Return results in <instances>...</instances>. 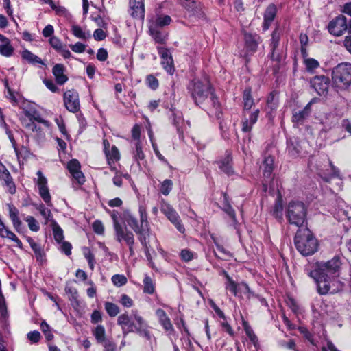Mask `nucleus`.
<instances>
[{
	"label": "nucleus",
	"instance_id": "obj_46",
	"mask_svg": "<svg viewBox=\"0 0 351 351\" xmlns=\"http://www.w3.org/2000/svg\"><path fill=\"white\" fill-rule=\"evenodd\" d=\"M304 63L308 72H312L319 66L318 61L313 58H304Z\"/></svg>",
	"mask_w": 351,
	"mask_h": 351
},
{
	"label": "nucleus",
	"instance_id": "obj_37",
	"mask_svg": "<svg viewBox=\"0 0 351 351\" xmlns=\"http://www.w3.org/2000/svg\"><path fill=\"white\" fill-rule=\"evenodd\" d=\"M72 34L77 38L86 40L90 36L89 32H86L81 27L77 25H73L71 27Z\"/></svg>",
	"mask_w": 351,
	"mask_h": 351
},
{
	"label": "nucleus",
	"instance_id": "obj_57",
	"mask_svg": "<svg viewBox=\"0 0 351 351\" xmlns=\"http://www.w3.org/2000/svg\"><path fill=\"white\" fill-rule=\"evenodd\" d=\"M279 40H280V33H279L278 29H276L273 32L272 35H271V48L273 49H276L277 48L278 43H279Z\"/></svg>",
	"mask_w": 351,
	"mask_h": 351
},
{
	"label": "nucleus",
	"instance_id": "obj_19",
	"mask_svg": "<svg viewBox=\"0 0 351 351\" xmlns=\"http://www.w3.org/2000/svg\"><path fill=\"white\" fill-rule=\"evenodd\" d=\"M311 104L312 101H310L302 110L294 111L292 116V121L294 123L302 124L311 113Z\"/></svg>",
	"mask_w": 351,
	"mask_h": 351
},
{
	"label": "nucleus",
	"instance_id": "obj_32",
	"mask_svg": "<svg viewBox=\"0 0 351 351\" xmlns=\"http://www.w3.org/2000/svg\"><path fill=\"white\" fill-rule=\"evenodd\" d=\"M287 149L289 154L293 157L299 156L301 152V146L296 140L289 141L287 143Z\"/></svg>",
	"mask_w": 351,
	"mask_h": 351
},
{
	"label": "nucleus",
	"instance_id": "obj_17",
	"mask_svg": "<svg viewBox=\"0 0 351 351\" xmlns=\"http://www.w3.org/2000/svg\"><path fill=\"white\" fill-rule=\"evenodd\" d=\"M115 235L117 241H123L128 245H134L135 241L134 234L126 228L118 226L115 230Z\"/></svg>",
	"mask_w": 351,
	"mask_h": 351
},
{
	"label": "nucleus",
	"instance_id": "obj_38",
	"mask_svg": "<svg viewBox=\"0 0 351 351\" xmlns=\"http://www.w3.org/2000/svg\"><path fill=\"white\" fill-rule=\"evenodd\" d=\"M138 213L140 216L141 228L144 229H149V223L147 220V213L145 206L141 205L138 207Z\"/></svg>",
	"mask_w": 351,
	"mask_h": 351
},
{
	"label": "nucleus",
	"instance_id": "obj_21",
	"mask_svg": "<svg viewBox=\"0 0 351 351\" xmlns=\"http://www.w3.org/2000/svg\"><path fill=\"white\" fill-rule=\"evenodd\" d=\"M276 7L274 4H270L266 9L264 14L263 29H269L271 22L274 21L276 14Z\"/></svg>",
	"mask_w": 351,
	"mask_h": 351
},
{
	"label": "nucleus",
	"instance_id": "obj_5",
	"mask_svg": "<svg viewBox=\"0 0 351 351\" xmlns=\"http://www.w3.org/2000/svg\"><path fill=\"white\" fill-rule=\"evenodd\" d=\"M341 265L340 258L335 256L328 261L318 263L316 269L311 271L310 276L313 278L332 277L339 273Z\"/></svg>",
	"mask_w": 351,
	"mask_h": 351
},
{
	"label": "nucleus",
	"instance_id": "obj_49",
	"mask_svg": "<svg viewBox=\"0 0 351 351\" xmlns=\"http://www.w3.org/2000/svg\"><path fill=\"white\" fill-rule=\"evenodd\" d=\"M112 282L116 287H121L127 283V278L124 275L115 274L112 277Z\"/></svg>",
	"mask_w": 351,
	"mask_h": 351
},
{
	"label": "nucleus",
	"instance_id": "obj_4",
	"mask_svg": "<svg viewBox=\"0 0 351 351\" xmlns=\"http://www.w3.org/2000/svg\"><path fill=\"white\" fill-rule=\"evenodd\" d=\"M243 120L242 121V130L249 132L253 125L256 122L259 114V110L256 109L253 112L250 110L254 105V99L251 95V90L247 88L243 95Z\"/></svg>",
	"mask_w": 351,
	"mask_h": 351
},
{
	"label": "nucleus",
	"instance_id": "obj_12",
	"mask_svg": "<svg viewBox=\"0 0 351 351\" xmlns=\"http://www.w3.org/2000/svg\"><path fill=\"white\" fill-rule=\"evenodd\" d=\"M36 175L38 178L35 182L38 189L39 195L47 206H51V197L47 186V179L40 171H38Z\"/></svg>",
	"mask_w": 351,
	"mask_h": 351
},
{
	"label": "nucleus",
	"instance_id": "obj_42",
	"mask_svg": "<svg viewBox=\"0 0 351 351\" xmlns=\"http://www.w3.org/2000/svg\"><path fill=\"white\" fill-rule=\"evenodd\" d=\"M104 306H105V309H106L107 313L109 315V316L115 317L116 315H117L119 314V308L117 304L110 302H105Z\"/></svg>",
	"mask_w": 351,
	"mask_h": 351
},
{
	"label": "nucleus",
	"instance_id": "obj_8",
	"mask_svg": "<svg viewBox=\"0 0 351 351\" xmlns=\"http://www.w3.org/2000/svg\"><path fill=\"white\" fill-rule=\"evenodd\" d=\"M317 284L318 292L322 294L336 293L343 289V285L332 277L314 278Z\"/></svg>",
	"mask_w": 351,
	"mask_h": 351
},
{
	"label": "nucleus",
	"instance_id": "obj_16",
	"mask_svg": "<svg viewBox=\"0 0 351 351\" xmlns=\"http://www.w3.org/2000/svg\"><path fill=\"white\" fill-rule=\"evenodd\" d=\"M67 168L72 175L73 178L80 184H82L85 182V178L81 171V166L79 161L76 159L71 160L67 165Z\"/></svg>",
	"mask_w": 351,
	"mask_h": 351
},
{
	"label": "nucleus",
	"instance_id": "obj_6",
	"mask_svg": "<svg viewBox=\"0 0 351 351\" xmlns=\"http://www.w3.org/2000/svg\"><path fill=\"white\" fill-rule=\"evenodd\" d=\"M287 218L291 224L302 227L306 218L305 205L300 202H291L288 205Z\"/></svg>",
	"mask_w": 351,
	"mask_h": 351
},
{
	"label": "nucleus",
	"instance_id": "obj_35",
	"mask_svg": "<svg viewBox=\"0 0 351 351\" xmlns=\"http://www.w3.org/2000/svg\"><path fill=\"white\" fill-rule=\"evenodd\" d=\"M21 56L23 59L27 60L30 64H43L42 60L37 56L32 53L31 51L25 49L22 51Z\"/></svg>",
	"mask_w": 351,
	"mask_h": 351
},
{
	"label": "nucleus",
	"instance_id": "obj_51",
	"mask_svg": "<svg viewBox=\"0 0 351 351\" xmlns=\"http://www.w3.org/2000/svg\"><path fill=\"white\" fill-rule=\"evenodd\" d=\"M3 238H8L10 240L13 241L14 243H16V245L19 248L23 247V244L21 241L18 239V237L16 236L14 233H13L12 231L8 230L5 233L1 236Z\"/></svg>",
	"mask_w": 351,
	"mask_h": 351
},
{
	"label": "nucleus",
	"instance_id": "obj_7",
	"mask_svg": "<svg viewBox=\"0 0 351 351\" xmlns=\"http://www.w3.org/2000/svg\"><path fill=\"white\" fill-rule=\"evenodd\" d=\"M332 80L337 87L346 88L351 84V64L342 63L337 65L332 71Z\"/></svg>",
	"mask_w": 351,
	"mask_h": 351
},
{
	"label": "nucleus",
	"instance_id": "obj_61",
	"mask_svg": "<svg viewBox=\"0 0 351 351\" xmlns=\"http://www.w3.org/2000/svg\"><path fill=\"white\" fill-rule=\"evenodd\" d=\"M69 47L75 53H83L86 49V46L80 42L70 45Z\"/></svg>",
	"mask_w": 351,
	"mask_h": 351
},
{
	"label": "nucleus",
	"instance_id": "obj_10",
	"mask_svg": "<svg viewBox=\"0 0 351 351\" xmlns=\"http://www.w3.org/2000/svg\"><path fill=\"white\" fill-rule=\"evenodd\" d=\"M160 210L176 226L180 232H184L185 228L181 223L178 214L170 204L165 202H162L161 204Z\"/></svg>",
	"mask_w": 351,
	"mask_h": 351
},
{
	"label": "nucleus",
	"instance_id": "obj_55",
	"mask_svg": "<svg viewBox=\"0 0 351 351\" xmlns=\"http://www.w3.org/2000/svg\"><path fill=\"white\" fill-rule=\"evenodd\" d=\"M120 303L125 307L130 308L133 306V300L126 294H122L119 300Z\"/></svg>",
	"mask_w": 351,
	"mask_h": 351
},
{
	"label": "nucleus",
	"instance_id": "obj_59",
	"mask_svg": "<svg viewBox=\"0 0 351 351\" xmlns=\"http://www.w3.org/2000/svg\"><path fill=\"white\" fill-rule=\"evenodd\" d=\"M180 256L183 261L188 262L193 258L194 254L187 249H184L180 252Z\"/></svg>",
	"mask_w": 351,
	"mask_h": 351
},
{
	"label": "nucleus",
	"instance_id": "obj_24",
	"mask_svg": "<svg viewBox=\"0 0 351 351\" xmlns=\"http://www.w3.org/2000/svg\"><path fill=\"white\" fill-rule=\"evenodd\" d=\"M158 53L162 60H167V66H165V70L170 74H173L174 68L173 64V59L169 51L163 47H158Z\"/></svg>",
	"mask_w": 351,
	"mask_h": 351
},
{
	"label": "nucleus",
	"instance_id": "obj_50",
	"mask_svg": "<svg viewBox=\"0 0 351 351\" xmlns=\"http://www.w3.org/2000/svg\"><path fill=\"white\" fill-rule=\"evenodd\" d=\"M339 220H350L351 219V208L348 206L345 208H341L337 213Z\"/></svg>",
	"mask_w": 351,
	"mask_h": 351
},
{
	"label": "nucleus",
	"instance_id": "obj_1",
	"mask_svg": "<svg viewBox=\"0 0 351 351\" xmlns=\"http://www.w3.org/2000/svg\"><path fill=\"white\" fill-rule=\"evenodd\" d=\"M132 317L134 321L131 320V317L127 313H123L117 318V324L121 327L123 335L126 336L130 332H136L149 339L150 332L147 330L148 326L143 318L137 311H132Z\"/></svg>",
	"mask_w": 351,
	"mask_h": 351
},
{
	"label": "nucleus",
	"instance_id": "obj_48",
	"mask_svg": "<svg viewBox=\"0 0 351 351\" xmlns=\"http://www.w3.org/2000/svg\"><path fill=\"white\" fill-rule=\"evenodd\" d=\"M173 182L169 179L165 180L160 186V191L165 195H168L172 190Z\"/></svg>",
	"mask_w": 351,
	"mask_h": 351
},
{
	"label": "nucleus",
	"instance_id": "obj_13",
	"mask_svg": "<svg viewBox=\"0 0 351 351\" xmlns=\"http://www.w3.org/2000/svg\"><path fill=\"white\" fill-rule=\"evenodd\" d=\"M64 103L69 111L71 112L79 111L80 104L78 93L73 89L66 91L64 94Z\"/></svg>",
	"mask_w": 351,
	"mask_h": 351
},
{
	"label": "nucleus",
	"instance_id": "obj_20",
	"mask_svg": "<svg viewBox=\"0 0 351 351\" xmlns=\"http://www.w3.org/2000/svg\"><path fill=\"white\" fill-rule=\"evenodd\" d=\"M130 5L132 10L131 15L134 18L143 19L145 9L143 0H130Z\"/></svg>",
	"mask_w": 351,
	"mask_h": 351
},
{
	"label": "nucleus",
	"instance_id": "obj_45",
	"mask_svg": "<svg viewBox=\"0 0 351 351\" xmlns=\"http://www.w3.org/2000/svg\"><path fill=\"white\" fill-rule=\"evenodd\" d=\"M2 181L3 182V186L6 188L9 193L13 195L16 193V186L11 176L6 178V180L3 179Z\"/></svg>",
	"mask_w": 351,
	"mask_h": 351
},
{
	"label": "nucleus",
	"instance_id": "obj_33",
	"mask_svg": "<svg viewBox=\"0 0 351 351\" xmlns=\"http://www.w3.org/2000/svg\"><path fill=\"white\" fill-rule=\"evenodd\" d=\"M330 167L331 171L330 173H327L325 172L321 173V177L323 178V180L326 182H330L332 179L337 178L341 180V179L339 169L336 168L331 162H330Z\"/></svg>",
	"mask_w": 351,
	"mask_h": 351
},
{
	"label": "nucleus",
	"instance_id": "obj_28",
	"mask_svg": "<svg viewBox=\"0 0 351 351\" xmlns=\"http://www.w3.org/2000/svg\"><path fill=\"white\" fill-rule=\"evenodd\" d=\"M27 241L31 246V248L34 252L36 260L38 261L43 262L45 258V253L41 247L37 244L31 237L27 238Z\"/></svg>",
	"mask_w": 351,
	"mask_h": 351
},
{
	"label": "nucleus",
	"instance_id": "obj_2",
	"mask_svg": "<svg viewBox=\"0 0 351 351\" xmlns=\"http://www.w3.org/2000/svg\"><path fill=\"white\" fill-rule=\"evenodd\" d=\"M189 90L197 104H202L206 99H209L214 108L219 107L217 99L214 95L210 84L207 80L193 81L189 86Z\"/></svg>",
	"mask_w": 351,
	"mask_h": 351
},
{
	"label": "nucleus",
	"instance_id": "obj_11",
	"mask_svg": "<svg viewBox=\"0 0 351 351\" xmlns=\"http://www.w3.org/2000/svg\"><path fill=\"white\" fill-rule=\"evenodd\" d=\"M160 210L176 226L180 232H184L185 228L181 223L178 214L170 204L165 202H162L161 204Z\"/></svg>",
	"mask_w": 351,
	"mask_h": 351
},
{
	"label": "nucleus",
	"instance_id": "obj_3",
	"mask_svg": "<svg viewBox=\"0 0 351 351\" xmlns=\"http://www.w3.org/2000/svg\"><path fill=\"white\" fill-rule=\"evenodd\" d=\"M295 245L299 252L304 256L314 254L318 247L317 239L307 228L297 232L295 237Z\"/></svg>",
	"mask_w": 351,
	"mask_h": 351
},
{
	"label": "nucleus",
	"instance_id": "obj_62",
	"mask_svg": "<svg viewBox=\"0 0 351 351\" xmlns=\"http://www.w3.org/2000/svg\"><path fill=\"white\" fill-rule=\"evenodd\" d=\"M245 333L247 335V337L250 338V341L256 346L258 339H257V337L254 333L253 330L249 326H245Z\"/></svg>",
	"mask_w": 351,
	"mask_h": 351
},
{
	"label": "nucleus",
	"instance_id": "obj_9",
	"mask_svg": "<svg viewBox=\"0 0 351 351\" xmlns=\"http://www.w3.org/2000/svg\"><path fill=\"white\" fill-rule=\"evenodd\" d=\"M160 210L176 226L180 232H184L185 228L181 223L178 214L170 204L165 202H162L161 204Z\"/></svg>",
	"mask_w": 351,
	"mask_h": 351
},
{
	"label": "nucleus",
	"instance_id": "obj_26",
	"mask_svg": "<svg viewBox=\"0 0 351 351\" xmlns=\"http://www.w3.org/2000/svg\"><path fill=\"white\" fill-rule=\"evenodd\" d=\"M53 74L59 84H64L68 80L67 77L64 74V66L62 64H56L53 68Z\"/></svg>",
	"mask_w": 351,
	"mask_h": 351
},
{
	"label": "nucleus",
	"instance_id": "obj_36",
	"mask_svg": "<svg viewBox=\"0 0 351 351\" xmlns=\"http://www.w3.org/2000/svg\"><path fill=\"white\" fill-rule=\"evenodd\" d=\"M24 113L25 116L29 118V121H32L33 120H34L39 123H43L47 127L49 126V122L46 120L43 119L37 111L25 110Z\"/></svg>",
	"mask_w": 351,
	"mask_h": 351
},
{
	"label": "nucleus",
	"instance_id": "obj_54",
	"mask_svg": "<svg viewBox=\"0 0 351 351\" xmlns=\"http://www.w3.org/2000/svg\"><path fill=\"white\" fill-rule=\"evenodd\" d=\"M53 232L55 240L58 243L62 242L64 239L63 230L62 228L58 225H55L53 228Z\"/></svg>",
	"mask_w": 351,
	"mask_h": 351
},
{
	"label": "nucleus",
	"instance_id": "obj_47",
	"mask_svg": "<svg viewBox=\"0 0 351 351\" xmlns=\"http://www.w3.org/2000/svg\"><path fill=\"white\" fill-rule=\"evenodd\" d=\"M135 151L134 152V157L136 161L143 160L145 158L144 153L142 150L141 142H136Z\"/></svg>",
	"mask_w": 351,
	"mask_h": 351
},
{
	"label": "nucleus",
	"instance_id": "obj_22",
	"mask_svg": "<svg viewBox=\"0 0 351 351\" xmlns=\"http://www.w3.org/2000/svg\"><path fill=\"white\" fill-rule=\"evenodd\" d=\"M171 19L168 15H158L152 18L149 21V26H153L155 28L160 29L171 23Z\"/></svg>",
	"mask_w": 351,
	"mask_h": 351
},
{
	"label": "nucleus",
	"instance_id": "obj_40",
	"mask_svg": "<svg viewBox=\"0 0 351 351\" xmlns=\"http://www.w3.org/2000/svg\"><path fill=\"white\" fill-rule=\"evenodd\" d=\"M231 157L230 155H228L226 158L219 162V167L228 175H230L232 173V166L230 165Z\"/></svg>",
	"mask_w": 351,
	"mask_h": 351
},
{
	"label": "nucleus",
	"instance_id": "obj_27",
	"mask_svg": "<svg viewBox=\"0 0 351 351\" xmlns=\"http://www.w3.org/2000/svg\"><path fill=\"white\" fill-rule=\"evenodd\" d=\"M105 154L108 163L110 166L120 159V154L116 146H112L110 150L106 147Z\"/></svg>",
	"mask_w": 351,
	"mask_h": 351
},
{
	"label": "nucleus",
	"instance_id": "obj_56",
	"mask_svg": "<svg viewBox=\"0 0 351 351\" xmlns=\"http://www.w3.org/2000/svg\"><path fill=\"white\" fill-rule=\"evenodd\" d=\"M49 43L57 51L61 50L62 48V42L58 37L51 36L49 39Z\"/></svg>",
	"mask_w": 351,
	"mask_h": 351
},
{
	"label": "nucleus",
	"instance_id": "obj_60",
	"mask_svg": "<svg viewBox=\"0 0 351 351\" xmlns=\"http://www.w3.org/2000/svg\"><path fill=\"white\" fill-rule=\"evenodd\" d=\"M146 82L148 86L154 90L157 88L158 86V80L152 75H149L147 77Z\"/></svg>",
	"mask_w": 351,
	"mask_h": 351
},
{
	"label": "nucleus",
	"instance_id": "obj_41",
	"mask_svg": "<svg viewBox=\"0 0 351 351\" xmlns=\"http://www.w3.org/2000/svg\"><path fill=\"white\" fill-rule=\"evenodd\" d=\"M141 232H136L138 235V239L142 244V245L145 248H147L148 247V241H147V237L149 236L150 233V228L149 229H144L143 228H141L140 229Z\"/></svg>",
	"mask_w": 351,
	"mask_h": 351
},
{
	"label": "nucleus",
	"instance_id": "obj_29",
	"mask_svg": "<svg viewBox=\"0 0 351 351\" xmlns=\"http://www.w3.org/2000/svg\"><path fill=\"white\" fill-rule=\"evenodd\" d=\"M149 31L150 35L158 43H164L166 40L167 35L165 32H162L160 29L155 28L153 26H149Z\"/></svg>",
	"mask_w": 351,
	"mask_h": 351
},
{
	"label": "nucleus",
	"instance_id": "obj_58",
	"mask_svg": "<svg viewBox=\"0 0 351 351\" xmlns=\"http://www.w3.org/2000/svg\"><path fill=\"white\" fill-rule=\"evenodd\" d=\"M38 210L40 215L45 219L47 223L49 220V218L51 215V211L46 208L43 204H40L38 207Z\"/></svg>",
	"mask_w": 351,
	"mask_h": 351
},
{
	"label": "nucleus",
	"instance_id": "obj_25",
	"mask_svg": "<svg viewBox=\"0 0 351 351\" xmlns=\"http://www.w3.org/2000/svg\"><path fill=\"white\" fill-rule=\"evenodd\" d=\"M8 207L10 218L12 222L14 228L19 232L22 225V222L19 217V210L12 205H9Z\"/></svg>",
	"mask_w": 351,
	"mask_h": 351
},
{
	"label": "nucleus",
	"instance_id": "obj_15",
	"mask_svg": "<svg viewBox=\"0 0 351 351\" xmlns=\"http://www.w3.org/2000/svg\"><path fill=\"white\" fill-rule=\"evenodd\" d=\"M348 29L346 18L339 16L331 21L328 25V31L336 36H341Z\"/></svg>",
	"mask_w": 351,
	"mask_h": 351
},
{
	"label": "nucleus",
	"instance_id": "obj_39",
	"mask_svg": "<svg viewBox=\"0 0 351 351\" xmlns=\"http://www.w3.org/2000/svg\"><path fill=\"white\" fill-rule=\"evenodd\" d=\"M93 335L99 343H104L106 339L105 328L101 325L97 326L93 330Z\"/></svg>",
	"mask_w": 351,
	"mask_h": 351
},
{
	"label": "nucleus",
	"instance_id": "obj_34",
	"mask_svg": "<svg viewBox=\"0 0 351 351\" xmlns=\"http://www.w3.org/2000/svg\"><path fill=\"white\" fill-rule=\"evenodd\" d=\"M263 175L266 178H270L274 168V158L269 156L265 158L263 162Z\"/></svg>",
	"mask_w": 351,
	"mask_h": 351
},
{
	"label": "nucleus",
	"instance_id": "obj_53",
	"mask_svg": "<svg viewBox=\"0 0 351 351\" xmlns=\"http://www.w3.org/2000/svg\"><path fill=\"white\" fill-rule=\"evenodd\" d=\"M26 222L28 224L29 228L34 232H38L40 229L38 221L32 216H27L25 219Z\"/></svg>",
	"mask_w": 351,
	"mask_h": 351
},
{
	"label": "nucleus",
	"instance_id": "obj_18",
	"mask_svg": "<svg viewBox=\"0 0 351 351\" xmlns=\"http://www.w3.org/2000/svg\"><path fill=\"white\" fill-rule=\"evenodd\" d=\"M222 273L226 279V282L225 283L226 289L230 291L234 295H237L239 291L241 290L242 287L248 290V286L246 284H238L232 280L226 271H223Z\"/></svg>",
	"mask_w": 351,
	"mask_h": 351
},
{
	"label": "nucleus",
	"instance_id": "obj_31",
	"mask_svg": "<svg viewBox=\"0 0 351 351\" xmlns=\"http://www.w3.org/2000/svg\"><path fill=\"white\" fill-rule=\"evenodd\" d=\"M125 221L128 225L133 229L135 232H141V225H138L136 218L130 213H125L124 215Z\"/></svg>",
	"mask_w": 351,
	"mask_h": 351
},
{
	"label": "nucleus",
	"instance_id": "obj_30",
	"mask_svg": "<svg viewBox=\"0 0 351 351\" xmlns=\"http://www.w3.org/2000/svg\"><path fill=\"white\" fill-rule=\"evenodd\" d=\"M258 37L250 34H245V45L248 51L254 52L258 46Z\"/></svg>",
	"mask_w": 351,
	"mask_h": 351
},
{
	"label": "nucleus",
	"instance_id": "obj_14",
	"mask_svg": "<svg viewBox=\"0 0 351 351\" xmlns=\"http://www.w3.org/2000/svg\"><path fill=\"white\" fill-rule=\"evenodd\" d=\"M311 85L319 95H326L328 91L330 80L324 75L315 76L311 80Z\"/></svg>",
	"mask_w": 351,
	"mask_h": 351
},
{
	"label": "nucleus",
	"instance_id": "obj_64",
	"mask_svg": "<svg viewBox=\"0 0 351 351\" xmlns=\"http://www.w3.org/2000/svg\"><path fill=\"white\" fill-rule=\"evenodd\" d=\"M27 338L32 343H37L40 339V334L38 331L34 330L27 334Z\"/></svg>",
	"mask_w": 351,
	"mask_h": 351
},
{
	"label": "nucleus",
	"instance_id": "obj_52",
	"mask_svg": "<svg viewBox=\"0 0 351 351\" xmlns=\"http://www.w3.org/2000/svg\"><path fill=\"white\" fill-rule=\"evenodd\" d=\"M84 255L87 260L89 267L91 270L94 269V265H95V256L93 254L90 252V250L86 247L84 249Z\"/></svg>",
	"mask_w": 351,
	"mask_h": 351
},
{
	"label": "nucleus",
	"instance_id": "obj_23",
	"mask_svg": "<svg viewBox=\"0 0 351 351\" xmlns=\"http://www.w3.org/2000/svg\"><path fill=\"white\" fill-rule=\"evenodd\" d=\"M156 314L164 329L167 332H172L173 327L166 313L162 309L158 308L156 311Z\"/></svg>",
	"mask_w": 351,
	"mask_h": 351
},
{
	"label": "nucleus",
	"instance_id": "obj_63",
	"mask_svg": "<svg viewBox=\"0 0 351 351\" xmlns=\"http://www.w3.org/2000/svg\"><path fill=\"white\" fill-rule=\"evenodd\" d=\"M132 136L136 142H141V128L138 125H135L132 130Z\"/></svg>",
	"mask_w": 351,
	"mask_h": 351
},
{
	"label": "nucleus",
	"instance_id": "obj_43",
	"mask_svg": "<svg viewBox=\"0 0 351 351\" xmlns=\"http://www.w3.org/2000/svg\"><path fill=\"white\" fill-rule=\"evenodd\" d=\"M14 52V48L10 42L0 44V53L5 57H10Z\"/></svg>",
	"mask_w": 351,
	"mask_h": 351
},
{
	"label": "nucleus",
	"instance_id": "obj_44",
	"mask_svg": "<svg viewBox=\"0 0 351 351\" xmlns=\"http://www.w3.org/2000/svg\"><path fill=\"white\" fill-rule=\"evenodd\" d=\"M144 288L143 291L145 293L148 294H152L154 292L155 287L152 279L146 276L143 280Z\"/></svg>",
	"mask_w": 351,
	"mask_h": 351
}]
</instances>
